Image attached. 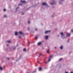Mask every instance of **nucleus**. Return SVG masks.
I'll return each instance as SVG.
<instances>
[{
  "label": "nucleus",
  "mask_w": 73,
  "mask_h": 73,
  "mask_svg": "<svg viewBox=\"0 0 73 73\" xmlns=\"http://www.w3.org/2000/svg\"><path fill=\"white\" fill-rule=\"evenodd\" d=\"M30 30V29H29V27H28V31H29Z\"/></svg>",
  "instance_id": "30"
},
{
  "label": "nucleus",
  "mask_w": 73,
  "mask_h": 73,
  "mask_svg": "<svg viewBox=\"0 0 73 73\" xmlns=\"http://www.w3.org/2000/svg\"><path fill=\"white\" fill-rule=\"evenodd\" d=\"M7 42H8V43H11V41L10 40H8Z\"/></svg>",
  "instance_id": "13"
},
{
  "label": "nucleus",
  "mask_w": 73,
  "mask_h": 73,
  "mask_svg": "<svg viewBox=\"0 0 73 73\" xmlns=\"http://www.w3.org/2000/svg\"><path fill=\"white\" fill-rule=\"evenodd\" d=\"M21 2L22 3H26V2L25 1H21Z\"/></svg>",
  "instance_id": "9"
},
{
  "label": "nucleus",
  "mask_w": 73,
  "mask_h": 73,
  "mask_svg": "<svg viewBox=\"0 0 73 73\" xmlns=\"http://www.w3.org/2000/svg\"><path fill=\"white\" fill-rule=\"evenodd\" d=\"M19 35H23L24 34L23 33L22 31H19Z\"/></svg>",
  "instance_id": "5"
},
{
  "label": "nucleus",
  "mask_w": 73,
  "mask_h": 73,
  "mask_svg": "<svg viewBox=\"0 0 73 73\" xmlns=\"http://www.w3.org/2000/svg\"><path fill=\"white\" fill-rule=\"evenodd\" d=\"M27 73H29V72H27Z\"/></svg>",
  "instance_id": "42"
},
{
  "label": "nucleus",
  "mask_w": 73,
  "mask_h": 73,
  "mask_svg": "<svg viewBox=\"0 0 73 73\" xmlns=\"http://www.w3.org/2000/svg\"><path fill=\"white\" fill-rule=\"evenodd\" d=\"M0 70H3V68H2V67H0Z\"/></svg>",
  "instance_id": "15"
},
{
  "label": "nucleus",
  "mask_w": 73,
  "mask_h": 73,
  "mask_svg": "<svg viewBox=\"0 0 73 73\" xmlns=\"http://www.w3.org/2000/svg\"><path fill=\"white\" fill-rule=\"evenodd\" d=\"M45 63L46 64H47V63H48V62H46V61H45Z\"/></svg>",
  "instance_id": "27"
},
{
  "label": "nucleus",
  "mask_w": 73,
  "mask_h": 73,
  "mask_svg": "<svg viewBox=\"0 0 73 73\" xmlns=\"http://www.w3.org/2000/svg\"><path fill=\"white\" fill-rule=\"evenodd\" d=\"M16 49V47H15L14 48H13V49Z\"/></svg>",
  "instance_id": "34"
},
{
  "label": "nucleus",
  "mask_w": 73,
  "mask_h": 73,
  "mask_svg": "<svg viewBox=\"0 0 73 73\" xmlns=\"http://www.w3.org/2000/svg\"><path fill=\"white\" fill-rule=\"evenodd\" d=\"M53 16H52V17H53Z\"/></svg>",
  "instance_id": "44"
},
{
  "label": "nucleus",
  "mask_w": 73,
  "mask_h": 73,
  "mask_svg": "<svg viewBox=\"0 0 73 73\" xmlns=\"http://www.w3.org/2000/svg\"><path fill=\"white\" fill-rule=\"evenodd\" d=\"M8 45H9L7 44L6 45V46H8Z\"/></svg>",
  "instance_id": "37"
},
{
  "label": "nucleus",
  "mask_w": 73,
  "mask_h": 73,
  "mask_svg": "<svg viewBox=\"0 0 73 73\" xmlns=\"http://www.w3.org/2000/svg\"><path fill=\"white\" fill-rule=\"evenodd\" d=\"M3 11L5 12V11H6V9H4L3 10Z\"/></svg>",
  "instance_id": "21"
},
{
  "label": "nucleus",
  "mask_w": 73,
  "mask_h": 73,
  "mask_svg": "<svg viewBox=\"0 0 73 73\" xmlns=\"http://www.w3.org/2000/svg\"><path fill=\"white\" fill-rule=\"evenodd\" d=\"M42 5H45L46 6V7H49V5L46 3H43L42 4Z\"/></svg>",
  "instance_id": "2"
},
{
  "label": "nucleus",
  "mask_w": 73,
  "mask_h": 73,
  "mask_svg": "<svg viewBox=\"0 0 73 73\" xmlns=\"http://www.w3.org/2000/svg\"><path fill=\"white\" fill-rule=\"evenodd\" d=\"M67 36H70V34L69 33H67L66 34Z\"/></svg>",
  "instance_id": "8"
},
{
  "label": "nucleus",
  "mask_w": 73,
  "mask_h": 73,
  "mask_svg": "<svg viewBox=\"0 0 73 73\" xmlns=\"http://www.w3.org/2000/svg\"><path fill=\"white\" fill-rule=\"evenodd\" d=\"M36 72V71H34V72H33L32 73H35V72Z\"/></svg>",
  "instance_id": "28"
},
{
  "label": "nucleus",
  "mask_w": 73,
  "mask_h": 73,
  "mask_svg": "<svg viewBox=\"0 0 73 73\" xmlns=\"http://www.w3.org/2000/svg\"><path fill=\"white\" fill-rule=\"evenodd\" d=\"M48 37L49 36H48V35L45 36V39H46V40H48Z\"/></svg>",
  "instance_id": "7"
},
{
  "label": "nucleus",
  "mask_w": 73,
  "mask_h": 73,
  "mask_svg": "<svg viewBox=\"0 0 73 73\" xmlns=\"http://www.w3.org/2000/svg\"><path fill=\"white\" fill-rule=\"evenodd\" d=\"M55 3H56V1H53V3H50V5H53V4H54Z\"/></svg>",
  "instance_id": "6"
},
{
  "label": "nucleus",
  "mask_w": 73,
  "mask_h": 73,
  "mask_svg": "<svg viewBox=\"0 0 73 73\" xmlns=\"http://www.w3.org/2000/svg\"><path fill=\"white\" fill-rule=\"evenodd\" d=\"M60 49H62V48H63L62 46H61L60 47Z\"/></svg>",
  "instance_id": "14"
},
{
  "label": "nucleus",
  "mask_w": 73,
  "mask_h": 73,
  "mask_svg": "<svg viewBox=\"0 0 73 73\" xmlns=\"http://www.w3.org/2000/svg\"><path fill=\"white\" fill-rule=\"evenodd\" d=\"M22 15H24V13H23Z\"/></svg>",
  "instance_id": "39"
},
{
  "label": "nucleus",
  "mask_w": 73,
  "mask_h": 73,
  "mask_svg": "<svg viewBox=\"0 0 73 73\" xmlns=\"http://www.w3.org/2000/svg\"><path fill=\"white\" fill-rule=\"evenodd\" d=\"M35 38H36V39H37V38H38V37H37V36H35Z\"/></svg>",
  "instance_id": "24"
},
{
  "label": "nucleus",
  "mask_w": 73,
  "mask_h": 73,
  "mask_svg": "<svg viewBox=\"0 0 73 73\" xmlns=\"http://www.w3.org/2000/svg\"><path fill=\"white\" fill-rule=\"evenodd\" d=\"M37 29H35V31H37Z\"/></svg>",
  "instance_id": "35"
},
{
  "label": "nucleus",
  "mask_w": 73,
  "mask_h": 73,
  "mask_svg": "<svg viewBox=\"0 0 73 73\" xmlns=\"http://www.w3.org/2000/svg\"><path fill=\"white\" fill-rule=\"evenodd\" d=\"M28 23L30 24V21H28Z\"/></svg>",
  "instance_id": "23"
},
{
  "label": "nucleus",
  "mask_w": 73,
  "mask_h": 73,
  "mask_svg": "<svg viewBox=\"0 0 73 73\" xmlns=\"http://www.w3.org/2000/svg\"><path fill=\"white\" fill-rule=\"evenodd\" d=\"M44 56V55H43V56Z\"/></svg>",
  "instance_id": "41"
},
{
  "label": "nucleus",
  "mask_w": 73,
  "mask_h": 73,
  "mask_svg": "<svg viewBox=\"0 0 73 73\" xmlns=\"http://www.w3.org/2000/svg\"><path fill=\"white\" fill-rule=\"evenodd\" d=\"M60 34L61 35V37L62 38L64 39V38H65V35H64V33H61Z\"/></svg>",
  "instance_id": "1"
},
{
  "label": "nucleus",
  "mask_w": 73,
  "mask_h": 73,
  "mask_svg": "<svg viewBox=\"0 0 73 73\" xmlns=\"http://www.w3.org/2000/svg\"><path fill=\"white\" fill-rule=\"evenodd\" d=\"M52 55H51L49 58H48V62H50V59H51V58H52Z\"/></svg>",
  "instance_id": "4"
},
{
  "label": "nucleus",
  "mask_w": 73,
  "mask_h": 73,
  "mask_svg": "<svg viewBox=\"0 0 73 73\" xmlns=\"http://www.w3.org/2000/svg\"><path fill=\"white\" fill-rule=\"evenodd\" d=\"M19 5H22V4L21 3Z\"/></svg>",
  "instance_id": "22"
},
{
  "label": "nucleus",
  "mask_w": 73,
  "mask_h": 73,
  "mask_svg": "<svg viewBox=\"0 0 73 73\" xmlns=\"http://www.w3.org/2000/svg\"><path fill=\"white\" fill-rule=\"evenodd\" d=\"M23 51H24V52H25V51H26V50H25V48H24L23 49Z\"/></svg>",
  "instance_id": "20"
},
{
  "label": "nucleus",
  "mask_w": 73,
  "mask_h": 73,
  "mask_svg": "<svg viewBox=\"0 0 73 73\" xmlns=\"http://www.w3.org/2000/svg\"><path fill=\"white\" fill-rule=\"evenodd\" d=\"M49 50H48L47 51V52L48 54H49Z\"/></svg>",
  "instance_id": "16"
},
{
  "label": "nucleus",
  "mask_w": 73,
  "mask_h": 73,
  "mask_svg": "<svg viewBox=\"0 0 73 73\" xmlns=\"http://www.w3.org/2000/svg\"><path fill=\"white\" fill-rule=\"evenodd\" d=\"M18 8H19V7H17L16 8V9L17 10V9H18Z\"/></svg>",
  "instance_id": "25"
},
{
  "label": "nucleus",
  "mask_w": 73,
  "mask_h": 73,
  "mask_svg": "<svg viewBox=\"0 0 73 73\" xmlns=\"http://www.w3.org/2000/svg\"><path fill=\"white\" fill-rule=\"evenodd\" d=\"M58 36H59V35L58 36Z\"/></svg>",
  "instance_id": "40"
},
{
  "label": "nucleus",
  "mask_w": 73,
  "mask_h": 73,
  "mask_svg": "<svg viewBox=\"0 0 73 73\" xmlns=\"http://www.w3.org/2000/svg\"><path fill=\"white\" fill-rule=\"evenodd\" d=\"M18 33L17 32H15V36H17L18 35Z\"/></svg>",
  "instance_id": "11"
},
{
  "label": "nucleus",
  "mask_w": 73,
  "mask_h": 73,
  "mask_svg": "<svg viewBox=\"0 0 73 73\" xmlns=\"http://www.w3.org/2000/svg\"><path fill=\"white\" fill-rule=\"evenodd\" d=\"M41 42H40L38 43V45H40L41 44Z\"/></svg>",
  "instance_id": "10"
},
{
  "label": "nucleus",
  "mask_w": 73,
  "mask_h": 73,
  "mask_svg": "<svg viewBox=\"0 0 73 73\" xmlns=\"http://www.w3.org/2000/svg\"><path fill=\"white\" fill-rule=\"evenodd\" d=\"M69 42V40H68V41H67V42Z\"/></svg>",
  "instance_id": "31"
},
{
  "label": "nucleus",
  "mask_w": 73,
  "mask_h": 73,
  "mask_svg": "<svg viewBox=\"0 0 73 73\" xmlns=\"http://www.w3.org/2000/svg\"><path fill=\"white\" fill-rule=\"evenodd\" d=\"M64 0H61V1L59 2V3L60 4H61V1H63Z\"/></svg>",
  "instance_id": "12"
},
{
  "label": "nucleus",
  "mask_w": 73,
  "mask_h": 73,
  "mask_svg": "<svg viewBox=\"0 0 73 73\" xmlns=\"http://www.w3.org/2000/svg\"><path fill=\"white\" fill-rule=\"evenodd\" d=\"M54 48H55V49H56V48H56V47H55Z\"/></svg>",
  "instance_id": "38"
},
{
  "label": "nucleus",
  "mask_w": 73,
  "mask_h": 73,
  "mask_svg": "<svg viewBox=\"0 0 73 73\" xmlns=\"http://www.w3.org/2000/svg\"><path fill=\"white\" fill-rule=\"evenodd\" d=\"M62 60V58H60V59H59V61H61V60Z\"/></svg>",
  "instance_id": "19"
},
{
  "label": "nucleus",
  "mask_w": 73,
  "mask_h": 73,
  "mask_svg": "<svg viewBox=\"0 0 73 73\" xmlns=\"http://www.w3.org/2000/svg\"><path fill=\"white\" fill-rule=\"evenodd\" d=\"M1 36V35H0V36Z\"/></svg>",
  "instance_id": "43"
},
{
  "label": "nucleus",
  "mask_w": 73,
  "mask_h": 73,
  "mask_svg": "<svg viewBox=\"0 0 73 73\" xmlns=\"http://www.w3.org/2000/svg\"><path fill=\"white\" fill-rule=\"evenodd\" d=\"M28 43L29 44H30V42H29V41H28Z\"/></svg>",
  "instance_id": "26"
},
{
  "label": "nucleus",
  "mask_w": 73,
  "mask_h": 73,
  "mask_svg": "<svg viewBox=\"0 0 73 73\" xmlns=\"http://www.w3.org/2000/svg\"><path fill=\"white\" fill-rule=\"evenodd\" d=\"M21 36H19V38H21Z\"/></svg>",
  "instance_id": "33"
},
{
  "label": "nucleus",
  "mask_w": 73,
  "mask_h": 73,
  "mask_svg": "<svg viewBox=\"0 0 73 73\" xmlns=\"http://www.w3.org/2000/svg\"><path fill=\"white\" fill-rule=\"evenodd\" d=\"M42 55V54H39V56H38V57H40V56H41V55Z\"/></svg>",
  "instance_id": "18"
},
{
  "label": "nucleus",
  "mask_w": 73,
  "mask_h": 73,
  "mask_svg": "<svg viewBox=\"0 0 73 73\" xmlns=\"http://www.w3.org/2000/svg\"><path fill=\"white\" fill-rule=\"evenodd\" d=\"M38 64H40V62H39V61H38Z\"/></svg>",
  "instance_id": "36"
},
{
  "label": "nucleus",
  "mask_w": 73,
  "mask_h": 73,
  "mask_svg": "<svg viewBox=\"0 0 73 73\" xmlns=\"http://www.w3.org/2000/svg\"><path fill=\"white\" fill-rule=\"evenodd\" d=\"M50 33V31L49 30V31H46L45 32V34H47V33Z\"/></svg>",
  "instance_id": "3"
},
{
  "label": "nucleus",
  "mask_w": 73,
  "mask_h": 73,
  "mask_svg": "<svg viewBox=\"0 0 73 73\" xmlns=\"http://www.w3.org/2000/svg\"><path fill=\"white\" fill-rule=\"evenodd\" d=\"M7 60H9V58H7Z\"/></svg>",
  "instance_id": "32"
},
{
  "label": "nucleus",
  "mask_w": 73,
  "mask_h": 73,
  "mask_svg": "<svg viewBox=\"0 0 73 73\" xmlns=\"http://www.w3.org/2000/svg\"><path fill=\"white\" fill-rule=\"evenodd\" d=\"M39 70H41V68L40 67L39 68Z\"/></svg>",
  "instance_id": "17"
},
{
  "label": "nucleus",
  "mask_w": 73,
  "mask_h": 73,
  "mask_svg": "<svg viewBox=\"0 0 73 73\" xmlns=\"http://www.w3.org/2000/svg\"><path fill=\"white\" fill-rule=\"evenodd\" d=\"M4 17H6V15H5L4 16Z\"/></svg>",
  "instance_id": "29"
}]
</instances>
